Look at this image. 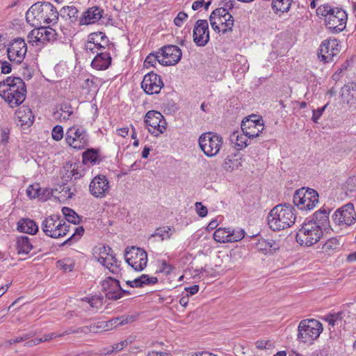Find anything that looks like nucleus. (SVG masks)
Returning a JSON list of instances; mask_svg holds the SVG:
<instances>
[{"mask_svg":"<svg viewBox=\"0 0 356 356\" xmlns=\"http://www.w3.org/2000/svg\"><path fill=\"white\" fill-rule=\"evenodd\" d=\"M327 106V104L321 108H318L316 110H313L312 120L314 122H318V120L321 117Z\"/></svg>","mask_w":356,"mask_h":356,"instance_id":"obj_61","label":"nucleus"},{"mask_svg":"<svg viewBox=\"0 0 356 356\" xmlns=\"http://www.w3.org/2000/svg\"><path fill=\"white\" fill-rule=\"evenodd\" d=\"M112 58L107 51H97V55L91 63L92 67L97 70H104L111 65Z\"/></svg>","mask_w":356,"mask_h":356,"instance_id":"obj_24","label":"nucleus"},{"mask_svg":"<svg viewBox=\"0 0 356 356\" xmlns=\"http://www.w3.org/2000/svg\"><path fill=\"white\" fill-rule=\"evenodd\" d=\"M39 33L40 30L38 29H34L32 31H31L29 34L27 35V39L29 44L34 45V44H39L40 40H39Z\"/></svg>","mask_w":356,"mask_h":356,"instance_id":"obj_48","label":"nucleus"},{"mask_svg":"<svg viewBox=\"0 0 356 356\" xmlns=\"http://www.w3.org/2000/svg\"><path fill=\"white\" fill-rule=\"evenodd\" d=\"M340 243L337 238L328 239L322 247V252L330 254L331 252L339 248Z\"/></svg>","mask_w":356,"mask_h":356,"instance_id":"obj_42","label":"nucleus"},{"mask_svg":"<svg viewBox=\"0 0 356 356\" xmlns=\"http://www.w3.org/2000/svg\"><path fill=\"white\" fill-rule=\"evenodd\" d=\"M333 11H334V8L332 7L329 4H324L318 7L316 9V14L327 18V16L331 14Z\"/></svg>","mask_w":356,"mask_h":356,"instance_id":"obj_49","label":"nucleus"},{"mask_svg":"<svg viewBox=\"0 0 356 356\" xmlns=\"http://www.w3.org/2000/svg\"><path fill=\"white\" fill-rule=\"evenodd\" d=\"M338 46L339 43L336 39L324 40L320 47L318 53V57L325 63L332 61L333 57L339 51Z\"/></svg>","mask_w":356,"mask_h":356,"instance_id":"obj_18","label":"nucleus"},{"mask_svg":"<svg viewBox=\"0 0 356 356\" xmlns=\"http://www.w3.org/2000/svg\"><path fill=\"white\" fill-rule=\"evenodd\" d=\"M195 209L197 213L200 217H205L207 215L208 210L207 208L204 206L202 202H196L195 203Z\"/></svg>","mask_w":356,"mask_h":356,"instance_id":"obj_58","label":"nucleus"},{"mask_svg":"<svg viewBox=\"0 0 356 356\" xmlns=\"http://www.w3.org/2000/svg\"><path fill=\"white\" fill-rule=\"evenodd\" d=\"M323 330V325L317 320H302L298 328V339L305 343H312L319 337Z\"/></svg>","mask_w":356,"mask_h":356,"instance_id":"obj_4","label":"nucleus"},{"mask_svg":"<svg viewBox=\"0 0 356 356\" xmlns=\"http://www.w3.org/2000/svg\"><path fill=\"white\" fill-rule=\"evenodd\" d=\"M52 138L56 141L60 140L63 137V129L60 125L55 126L51 131Z\"/></svg>","mask_w":356,"mask_h":356,"instance_id":"obj_54","label":"nucleus"},{"mask_svg":"<svg viewBox=\"0 0 356 356\" xmlns=\"http://www.w3.org/2000/svg\"><path fill=\"white\" fill-rule=\"evenodd\" d=\"M248 136L243 133L241 134L239 131L233 132L229 137L231 143L239 149H242L248 145Z\"/></svg>","mask_w":356,"mask_h":356,"instance_id":"obj_31","label":"nucleus"},{"mask_svg":"<svg viewBox=\"0 0 356 356\" xmlns=\"http://www.w3.org/2000/svg\"><path fill=\"white\" fill-rule=\"evenodd\" d=\"M62 212L67 221V223H68L69 225L70 223H72L74 225H77L79 223V216L72 209H70L68 207H63L62 209Z\"/></svg>","mask_w":356,"mask_h":356,"instance_id":"obj_43","label":"nucleus"},{"mask_svg":"<svg viewBox=\"0 0 356 356\" xmlns=\"http://www.w3.org/2000/svg\"><path fill=\"white\" fill-rule=\"evenodd\" d=\"M332 220L338 225L350 226L354 224L356 220V213L353 204L348 203L337 209L332 216Z\"/></svg>","mask_w":356,"mask_h":356,"instance_id":"obj_14","label":"nucleus"},{"mask_svg":"<svg viewBox=\"0 0 356 356\" xmlns=\"http://www.w3.org/2000/svg\"><path fill=\"white\" fill-rule=\"evenodd\" d=\"M295 209L290 204H278L268 216V224L273 231H280L292 226L296 221Z\"/></svg>","mask_w":356,"mask_h":356,"instance_id":"obj_2","label":"nucleus"},{"mask_svg":"<svg viewBox=\"0 0 356 356\" xmlns=\"http://www.w3.org/2000/svg\"><path fill=\"white\" fill-rule=\"evenodd\" d=\"M0 96L11 107L22 104L26 97V87L20 77L8 76L0 82Z\"/></svg>","mask_w":356,"mask_h":356,"instance_id":"obj_1","label":"nucleus"},{"mask_svg":"<svg viewBox=\"0 0 356 356\" xmlns=\"http://www.w3.org/2000/svg\"><path fill=\"white\" fill-rule=\"evenodd\" d=\"M89 40H92L100 51H103L108 44V39L103 32L92 33L89 35Z\"/></svg>","mask_w":356,"mask_h":356,"instance_id":"obj_32","label":"nucleus"},{"mask_svg":"<svg viewBox=\"0 0 356 356\" xmlns=\"http://www.w3.org/2000/svg\"><path fill=\"white\" fill-rule=\"evenodd\" d=\"M293 0H273L272 8L277 13L278 11L286 13L289 10Z\"/></svg>","mask_w":356,"mask_h":356,"instance_id":"obj_39","label":"nucleus"},{"mask_svg":"<svg viewBox=\"0 0 356 356\" xmlns=\"http://www.w3.org/2000/svg\"><path fill=\"white\" fill-rule=\"evenodd\" d=\"M113 250L108 245H101L99 247H96L95 254H99V256L97 257L98 262H99L102 265H105L106 263V257L113 252Z\"/></svg>","mask_w":356,"mask_h":356,"instance_id":"obj_38","label":"nucleus"},{"mask_svg":"<svg viewBox=\"0 0 356 356\" xmlns=\"http://www.w3.org/2000/svg\"><path fill=\"white\" fill-rule=\"evenodd\" d=\"M128 345L127 341H122L120 343H115L113 346H112V349L108 353H112V352H118L122 350L126 346Z\"/></svg>","mask_w":356,"mask_h":356,"instance_id":"obj_62","label":"nucleus"},{"mask_svg":"<svg viewBox=\"0 0 356 356\" xmlns=\"http://www.w3.org/2000/svg\"><path fill=\"white\" fill-rule=\"evenodd\" d=\"M330 209L325 208H321L318 211H316L313 215V219L316 224L320 225V228L322 229H326L327 226L329 225V213Z\"/></svg>","mask_w":356,"mask_h":356,"instance_id":"obj_28","label":"nucleus"},{"mask_svg":"<svg viewBox=\"0 0 356 356\" xmlns=\"http://www.w3.org/2000/svg\"><path fill=\"white\" fill-rule=\"evenodd\" d=\"M102 286L107 298L118 300L122 297V288L118 280L108 277L102 282Z\"/></svg>","mask_w":356,"mask_h":356,"instance_id":"obj_20","label":"nucleus"},{"mask_svg":"<svg viewBox=\"0 0 356 356\" xmlns=\"http://www.w3.org/2000/svg\"><path fill=\"white\" fill-rule=\"evenodd\" d=\"M105 323L107 327L106 330H112L113 327H117L118 326L120 325L119 324L118 317L111 318L108 321H105Z\"/></svg>","mask_w":356,"mask_h":356,"instance_id":"obj_63","label":"nucleus"},{"mask_svg":"<svg viewBox=\"0 0 356 356\" xmlns=\"http://www.w3.org/2000/svg\"><path fill=\"white\" fill-rule=\"evenodd\" d=\"M89 190L95 197H103L108 192L109 182L104 175H97L91 181Z\"/></svg>","mask_w":356,"mask_h":356,"instance_id":"obj_19","label":"nucleus"},{"mask_svg":"<svg viewBox=\"0 0 356 356\" xmlns=\"http://www.w3.org/2000/svg\"><path fill=\"white\" fill-rule=\"evenodd\" d=\"M106 325L105 321H99L97 323H95L94 324H91L90 326H84L79 327L76 330H72V328L68 329L66 330V334H71V333H89V332H93V333H97L101 332L102 331H106Z\"/></svg>","mask_w":356,"mask_h":356,"instance_id":"obj_25","label":"nucleus"},{"mask_svg":"<svg viewBox=\"0 0 356 356\" xmlns=\"http://www.w3.org/2000/svg\"><path fill=\"white\" fill-rule=\"evenodd\" d=\"M323 236V229L314 220L302 224L296 234V241L300 245L309 247L319 241Z\"/></svg>","mask_w":356,"mask_h":356,"instance_id":"obj_3","label":"nucleus"},{"mask_svg":"<svg viewBox=\"0 0 356 356\" xmlns=\"http://www.w3.org/2000/svg\"><path fill=\"white\" fill-rule=\"evenodd\" d=\"M187 18H188V15L186 13L181 11L177 14V17L175 18L174 23L177 26H181Z\"/></svg>","mask_w":356,"mask_h":356,"instance_id":"obj_57","label":"nucleus"},{"mask_svg":"<svg viewBox=\"0 0 356 356\" xmlns=\"http://www.w3.org/2000/svg\"><path fill=\"white\" fill-rule=\"evenodd\" d=\"M17 248L19 254H29L33 249V245L29 237L26 236H19L17 239Z\"/></svg>","mask_w":356,"mask_h":356,"instance_id":"obj_34","label":"nucleus"},{"mask_svg":"<svg viewBox=\"0 0 356 356\" xmlns=\"http://www.w3.org/2000/svg\"><path fill=\"white\" fill-rule=\"evenodd\" d=\"M16 117L21 122L22 125L31 126L34 120V116L29 108H19L15 113Z\"/></svg>","mask_w":356,"mask_h":356,"instance_id":"obj_35","label":"nucleus"},{"mask_svg":"<svg viewBox=\"0 0 356 356\" xmlns=\"http://www.w3.org/2000/svg\"><path fill=\"white\" fill-rule=\"evenodd\" d=\"M198 142L201 150L209 157L217 155L223 143L221 136L212 132L202 134Z\"/></svg>","mask_w":356,"mask_h":356,"instance_id":"obj_7","label":"nucleus"},{"mask_svg":"<svg viewBox=\"0 0 356 356\" xmlns=\"http://www.w3.org/2000/svg\"><path fill=\"white\" fill-rule=\"evenodd\" d=\"M193 41L198 47H204L209 40V25L206 19H198L193 32Z\"/></svg>","mask_w":356,"mask_h":356,"instance_id":"obj_17","label":"nucleus"},{"mask_svg":"<svg viewBox=\"0 0 356 356\" xmlns=\"http://www.w3.org/2000/svg\"><path fill=\"white\" fill-rule=\"evenodd\" d=\"M264 129V121L257 115H251L245 118L241 122V131L248 136L249 139L259 136Z\"/></svg>","mask_w":356,"mask_h":356,"instance_id":"obj_11","label":"nucleus"},{"mask_svg":"<svg viewBox=\"0 0 356 356\" xmlns=\"http://www.w3.org/2000/svg\"><path fill=\"white\" fill-rule=\"evenodd\" d=\"M138 314L135 313L133 314L123 315L118 317L119 324L120 325H124L127 324L131 323L138 319Z\"/></svg>","mask_w":356,"mask_h":356,"instance_id":"obj_50","label":"nucleus"},{"mask_svg":"<svg viewBox=\"0 0 356 356\" xmlns=\"http://www.w3.org/2000/svg\"><path fill=\"white\" fill-rule=\"evenodd\" d=\"M140 279L143 281L141 282L142 287L144 285H152L158 282V279L156 277H149L148 275L143 274L140 276Z\"/></svg>","mask_w":356,"mask_h":356,"instance_id":"obj_56","label":"nucleus"},{"mask_svg":"<svg viewBox=\"0 0 356 356\" xmlns=\"http://www.w3.org/2000/svg\"><path fill=\"white\" fill-rule=\"evenodd\" d=\"M40 30L39 40L40 44H44L47 42H54L57 39L58 33L56 31L50 27H42L38 28Z\"/></svg>","mask_w":356,"mask_h":356,"instance_id":"obj_29","label":"nucleus"},{"mask_svg":"<svg viewBox=\"0 0 356 356\" xmlns=\"http://www.w3.org/2000/svg\"><path fill=\"white\" fill-rule=\"evenodd\" d=\"M85 49L88 52H91L92 54H97V51H100L97 46H96L95 43H94L92 40L89 39L85 44Z\"/></svg>","mask_w":356,"mask_h":356,"instance_id":"obj_60","label":"nucleus"},{"mask_svg":"<svg viewBox=\"0 0 356 356\" xmlns=\"http://www.w3.org/2000/svg\"><path fill=\"white\" fill-rule=\"evenodd\" d=\"M10 129L4 127L1 129L0 141L2 144H6L9 140Z\"/></svg>","mask_w":356,"mask_h":356,"instance_id":"obj_59","label":"nucleus"},{"mask_svg":"<svg viewBox=\"0 0 356 356\" xmlns=\"http://www.w3.org/2000/svg\"><path fill=\"white\" fill-rule=\"evenodd\" d=\"M227 8L224 7L215 9L210 15V18H218L219 23L223 22V19L229 15Z\"/></svg>","mask_w":356,"mask_h":356,"instance_id":"obj_45","label":"nucleus"},{"mask_svg":"<svg viewBox=\"0 0 356 356\" xmlns=\"http://www.w3.org/2000/svg\"><path fill=\"white\" fill-rule=\"evenodd\" d=\"M145 123L148 131L154 136L163 134L166 129L167 123L163 115L156 111H149L146 113Z\"/></svg>","mask_w":356,"mask_h":356,"instance_id":"obj_9","label":"nucleus"},{"mask_svg":"<svg viewBox=\"0 0 356 356\" xmlns=\"http://www.w3.org/2000/svg\"><path fill=\"white\" fill-rule=\"evenodd\" d=\"M341 98L344 102L349 103L351 100L356 99V84L348 83L344 85L341 90Z\"/></svg>","mask_w":356,"mask_h":356,"instance_id":"obj_30","label":"nucleus"},{"mask_svg":"<svg viewBox=\"0 0 356 356\" xmlns=\"http://www.w3.org/2000/svg\"><path fill=\"white\" fill-rule=\"evenodd\" d=\"M343 190L348 197L356 196V177H349L343 184Z\"/></svg>","mask_w":356,"mask_h":356,"instance_id":"obj_40","label":"nucleus"},{"mask_svg":"<svg viewBox=\"0 0 356 356\" xmlns=\"http://www.w3.org/2000/svg\"><path fill=\"white\" fill-rule=\"evenodd\" d=\"M230 233V228H218L213 234V238L218 243L232 242V236H229Z\"/></svg>","mask_w":356,"mask_h":356,"instance_id":"obj_37","label":"nucleus"},{"mask_svg":"<svg viewBox=\"0 0 356 356\" xmlns=\"http://www.w3.org/2000/svg\"><path fill=\"white\" fill-rule=\"evenodd\" d=\"M58 13L59 16L65 21H67L69 24L79 22V10L74 6H64L60 10Z\"/></svg>","mask_w":356,"mask_h":356,"instance_id":"obj_26","label":"nucleus"},{"mask_svg":"<svg viewBox=\"0 0 356 356\" xmlns=\"http://www.w3.org/2000/svg\"><path fill=\"white\" fill-rule=\"evenodd\" d=\"M42 189L38 185H31L26 190V194L30 198H35L40 197Z\"/></svg>","mask_w":356,"mask_h":356,"instance_id":"obj_52","label":"nucleus"},{"mask_svg":"<svg viewBox=\"0 0 356 356\" xmlns=\"http://www.w3.org/2000/svg\"><path fill=\"white\" fill-rule=\"evenodd\" d=\"M18 230L24 233L34 234L38 231V227L33 220L22 219L18 222Z\"/></svg>","mask_w":356,"mask_h":356,"instance_id":"obj_33","label":"nucleus"},{"mask_svg":"<svg viewBox=\"0 0 356 356\" xmlns=\"http://www.w3.org/2000/svg\"><path fill=\"white\" fill-rule=\"evenodd\" d=\"M160 58H161V56L159 53L156 54H149L144 61V67L149 68L150 67L154 66L156 63H159Z\"/></svg>","mask_w":356,"mask_h":356,"instance_id":"obj_47","label":"nucleus"},{"mask_svg":"<svg viewBox=\"0 0 356 356\" xmlns=\"http://www.w3.org/2000/svg\"><path fill=\"white\" fill-rule=\"evenodd\" d=\"M256 248L265 254H272L280 249L279 244L274 240L259 239L255 245Z\"/></svg>","mask_w":356,"mask_h":356,"instance_id":"obj_27","label":"nucleus"},{"mask_svg":"<svg viewBox=\"0 0 356 356\" xmlns=\"http://www.w3.org/2000/svg\"><path fill=\"white\" fill-rule=\"evenodd\" d=\"M83 233L84 229L83 227H74V232L70 238L63 243L62 245L67 244L71 245L73 243L76 242L83 236Z\"/></svg>","mask_w":356,"mask_h":356,"instance_id":"obj_44","label":"nucleus"},{"mask_svg":"<svg viewBox=\"0 0 356 356\" xmlns=\"http://www.w3.org/2000/svg\"><path fill=\"white\" fill-rule=\"evenodd\" d=\"M43 232L49 237L58 238L65 236L70 231V225L62 222L60 216L54 215L46 218L42 222Z\"/></svg>","mask_w":356,"mask_h":356,"instance_id":"obj_5","label":"nucleus"},{"mask_svg":"<svg viewBox=\"0 0 356 356\" xmlns=\"http://www.w3.org/2000/svg\"><path fill=\"white\" fill-rule=\"evenodd\" d=\"M346 13L339 8H334V11L325 18L326 27L335 33L343 31L346 28Z\"/></svg>","mask_w":356,"mask_h":356,"instance_id":"obj_13","label":"nucleus"},{"mask_svg":"<svg viewBox=\"0 0 356 356\" xmlns=\"http://www.w3.org/2000/svg\"><path fill=\"white\" fill-rule=\"evenodd\" d=\"M104 266L106 267L113 274L118 275L120 272V261H118L113 252L106 257V263Z\"/></svg>","mask_w":356,"mask_h":356,"instance_id":"obj_36","label":"nucleus"},{"mask_svg":"<svg viewBox=\"0 0 356 356\" xmlns=\"http://www.w3.org/2000/svg\"><path fill=\"white\" fill-rule=\"evenodd\" d=\"M175 232V229L169 226H163L156 229L155 232L151 235V237L159 236L161 241L169 239Z\"/></svg>","mask_w":356,"mask_h":356,"instance_id":"obj_41","label":"nucleus"},{"mask_svg":"<svg viewBox=\"0 0 356 356\" xmlns=\"http://www.w3.org/2000/svg\"><path fill=\"white\" fill-rule=\"evenodd\" d=\"M82 157L84 162L90 161L92 163H95L98 160L99 155L95 149H88L83 153Z\"/></svg>","mask_w":356,"mask_h":356,"instance_id":"obj_46","label":"nucleus"},{"mask_svg":"<svg viewBox=\"0 0 356 356\" xmlns=\"http://www.w3.org/2000/svg\"><path fill=\"white\" fill-rule=\"evenodd\" d=\"M161 56V58L159 60V63L168 66L177 64L181 58V49L175 45H166L161 49L159 52Z\"/></svg>","mask_w":356,"mask_h":356,"instance_id":"obj_15","label":"nucleus"},{"mask_svg":"<svg viewBox=\"0 0 356 356\" xmlns=\"http://www.w3.org/2000/svg\"><path fill=\"white\" fill-rule=\"evenodd\" d=\"M124 257L126 262L136 271L143 270L147 266V254L142 248H127Z\"/></svg>","mask_w":356,"mask_h":356,"instance_id":"obj_10","label":"nucleus"},{"mask_svg":"<svg viewBox=\"0 0 356 356\" xmlns=\"http://www.w3.org/2000/svg\"><path fill=\"white\" fill-rule=\"evenodd\" d=\"M27 52V44L22 38L13 40L7 49L8 59L17 65L22 63Z\"/></svg>","mask_w":356,"mask_h":356,"instance_id":"obj_12","label":"nucleus"},{"mask_svg":"<svg viewBox=\"0 0 356 356\" xmlns=\"http://www.w3.org/2000/svg\"><path fill=\"white\" fill-rule=\"evenodd\" d=\"M293 201L299 209L310 211L318 202V194L314 189L302 187L295 192Z\"/></svg>","mask_w":356,"mask_h":356,"instance_id":"obj_6","label":"nucleus"},{"mask_svg":"<svg viewBox=\"0 0 356 356\" xmlns=\"http://www.w3.org/2000/svg\"><path fill=\"white\" fill-rule=\"evenodd\" d=\"M329 348L328 347H323L322 348L316 350L314 353V356H328L329 355Z\"/></svg>","mask_w":356,"mask_h":356,"instance_id":"obj_64","label":"nucleus"},{"mask_svg":"<svg viewBox=\"0 0 356 356\" xmlns=\"http://www.w3.org/2000/svg\"><path fill=\"white\" fill-rule=\"evenodd\" d=\"M42 3L37 2L32 5L26 13V19L33 26H37L42 24Z\"/></svg>","mask_w":356,"mask_h":356,"instance_id":"obj_23","label":"nucleus"},{"mask_svg":"<svg viewBox=\"0 0 356 356\" xmlns=\"http://www.w3.org/2000/svg\"><path fill=\"white\" fill-rule=\"evenodd\" d=\"M230 232L229 236H232V242L241 241L245 236V231L242 229L234 230L230 228Z\"/></svg>","mask_w":356,"mask_h":356,"instance_id":"obj_53","label":"nucleus"},{"mask_svg":"<svg viewBox=\"0 0 356 356\" xmlns=\"http://www.w3.org/2000/svg\"><path fill=\"white\" fill-rule=\"evenodd\" d=\"M222 25H225V29L222 30V33L232 31L234 24V19L233 16L229 13L227 17L223 19V22L220 23Z\"/></svg>","mask_w":356,"mask_h":356,"instance_id":"obj_51","label":"nucleus"},{"mask_svg":"<svg viewBox=\"0 0 356 356\" xmlns=\"http://www.w3.org/2000/svg\"><path fill=\"white\" fill-rule=\"evenodd\" d=\"M60 111L65 113L66 115L63 116L65 120H68L69 118L73 114V108L69 103H63L60 105Z\"/></svg>","mask_w":356,"mask_h":356,"instance_id":"obj_55","label":"nucleus"},{"mask_svg":"<svg viewBox=\"0 0 356 356\" xmlns=\"http://www.w3.org/2000/svg\"><path fill=\"white\" fill-rule=\"evenodd\" d=\"M103 12L98 6L88 8L80 16L79 25H90L97 22L102 17Z\"/></svg>","mask_w":356,"mask_h":356,"instance_id":"obj_21","label":"nucleus"},{"mask_svg":"<svg viewBox=\"0 0 356 356\" xmlns=\"http://www.w3.org/2000/svg\"><path fill=\"white\" fill-rule=\"evenodd\" d=\"M163 86L161 76L153 72L146 74L141 82V88L147 95L159 94Z\"/></svg>","mask_w":356,"mask_h":356,"instance_id":"obj_16","label":"nucleus"},{"mask_svg":"<svg viewBox=\"0 0 356 356\" xmlns=\"http://www.w3.org/2000/svg\"><path fill=\"white\" fill-rule=\"evenodd\" d=\"M42 23L44 24H56L59 17V13L56 8L49 2L42 3Z\"/></svg>","mask_w":356,"mask_h":356,"instance_id":"obj_22","label":"nucleus"},{"mask_svg":"<svg viewBox=\"0 0 356 356\" xmlns=\"http://www.w3.org/2000/svg\"><path fill=\"white\" fill-rule=\"evenodd\" d=\"M65 141L74 149H83L88 145L89 136L83 127H72L66 131Z\"/></svg>","mask_w":356,"mask_h":356,"instance_id":"obj_8","label":"nucleus"}]
</instances>
